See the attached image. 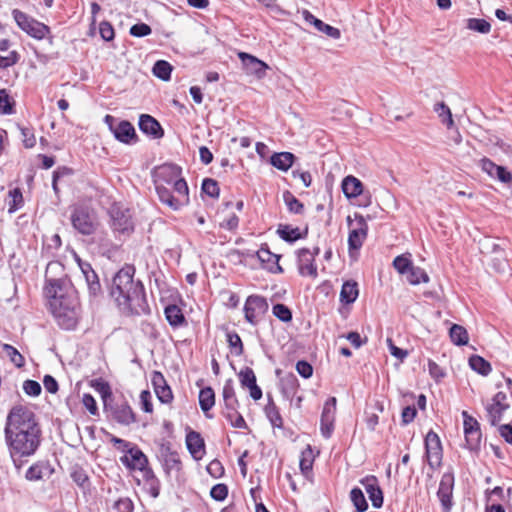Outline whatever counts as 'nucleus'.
Returning <instances> with one entry per match:
<instances>
[{"label":"nucleus","mask_w":512,"mask_h":512,"mask_svg":"<svg viewBox=\"0 0 512 512\" xmlns=\"http://www.w3.org/2000/svg\"><path fill=\"white\" fill-rule=\"evenodd\" d=\"M99 33L102 37L103 40L105 41H111L114 39V28L113 26L107 22V21H103L100 23L99 25Z\"/></svg>","instance_id":"obj_56"},{"label":"nucleus","mask_w":512,"mask_h":512,"mask_svg":"<svg viewBox=\"0 0 512 512\" xmlns=\"http://www.w3.org/2000/svg\"><path fill=\"white\" fill-rule=\"evenodd\" d=\"M154 184L171 186L175 193H183L188 189L187 182L181 177V168L175 164H164L155 172Z\"/></svg>","instance_id":"obj_4"},{"label":"nucleus","mask_w":512,"mask_h":512,"mask_svg":"<svg viewBox=\"0 0 512 512\" xmlns=\"http://www.w3.org/2000/svg\"><path fill=\"white\" fill-rule=\"evenodd\" d=\"M239 218L236 214H230L227 218L220 222V227L227 230H234L238 227Z\"/></svg>","instance_id":"obj_63"},{"label":"nucleus","mask_w":512,"mask_h":512,"mask_svg":"<svg viewBox=\"0 0 512 512\" xmlns=\"http://www.w3.org/2000/svg\"><path fill=\"white\" fill-rule=\"evenodd\" d=\"M434 111L437 113L441 122L448 128L454 125V120L450 108L444 102H438L434 105Z\"/></svg>","instance_id":"obj_36"},{"label":"nucleus","mask_w":512,"mask_h":512,"mask_svg":"<svg viewBox=\"0 0 512 512\" xmlns=\"http://www.w3.org/2000/svg\"><path fill=\"white\" fill-rule=\"evenodd\" d=\"M4 433L10 458L19 470L24 458L34 455L41 443V429L33 411L23 405L12 407Z\"/></svg>","instance_id":"obj_1"},{"label":"nucleus","mask_w":512,"mask_h":512,"mask_svg":"<svg viewBox=\"0 0 512 512\" xmlns=\"http://www.w3.org/2000/svg\"><path fill=\"white\" fill-rule=\"evenodd\" d=\"M336 403V398L330 397L326 400L323 406L320 419V429L323 437L325 438H330L334 430Z\"/></svg>","instance_id":"obj_10"},{"label":"nucleus","mask_w":512,"mask_h":512,"mask_svg":"<svg viewBox=\"0 0 512 512\" xmlns=\"http://www.w3.org/2000/svg\"><path fill=\"white\" fill-rule=\"evenodd\" d=\"M186 445L193 456V458L199 460L204 455V440L198 432L190 431L186 436Z\"/></svg>","instance_id":"obj_25"},{"label":"nucleus","mask_w":512,"mask_h":512,"mask_svg":"<svg viewBox=\"0 0 512 512\" xmlns=\"http://www.w3.org/2000/svg\"><path fill=\"white\" fill-rule=\"evenodd\" d=\"M164 313L168 323L173 327H179L185 322L183 312L177 305H168Z\"/></svg>","instance_id":"obj_31"},{"label":"nucleus","mask_w":512,"mask_h":512,"mask_svg":"<svg viewBox=\"0 0 512 512\" xmlns=\"http://www.w3.org/2000/svg\"><path fill=\"white\" fill-rule=\"evenodd\" d=\"M467 28L469 30L481 33V34H488L491 30V25L488 21L485 19H479V18H469L467 20Z\"/></svg>","instance_id":"obj_41"},{"label":"nucleus","mask_w":512,"mask_h":512,"mask_svg":"<svg viewBox=\"0 0 512 512\" xmlns=\"http://www.w3.org/2000/svg\"><path fill=\"white\" fill-rule=\"evenodd\" d=\"M111 227L115 232L128 233L133 230V222L129 209L115 203L109 210Z\"/></svg>","instance_id":"obj_7"},{"label":"nucleus","mask_w":512,"mask_h":512,"mask_svg":"<svg viewBox=\"0 0 512 512\" xmlns=\"http://www.w3.org/2000/svg\"><path fill=\"white\" fill-rule=\"evenodd\" d=\"M118 512H133V502L129 498H120L114 505Z\"/></svg>","instance_id":"obj_64"},{"label":"nucleus","mask_w":512,"mask_h":512,"mask_svg":"<svg viewBox=\"0 0 512 512\" xmlns=\"http://www.w3.org/2000/svg\"><path fill=\"white\" fill-rule=\"evenodd\" d=\"M152 29L146 23H137L130 28V34L134 37H145L150 35Z\"/></svg>","instance_id":"obj_53"},{"label":"nucleus","mask_w":512,"mask_h":512,"mask_svg":"<svg viewBox=\"0 0 512 512\" xmlns=\"http://www.w3.org/2000/svg\"><path fill=\"white\" fill-rule=\"evenodd\" d=\"M412 263L405 255H399L393 260V267L400 273L405 274L408 272Z\"/></svg>","instance_id":"obj_51"},{"label":"nucleus","mask_w":512,"mask_h":512,"mask_svg":"<svg viewBox=\"0 0 512 512\" xmlns=\"http://www.w3.org/2000/svg\"><path fill=\"white\" fill-rule=\"evenodd\" d=\"M12 14L19 28L25 31L28 35L36 39H43L49 33L48 26L31 18L24 12L15 9Z\"/></svg>","instance_id":"obj_6"},{"label":"nucleus","mask_w":512,"mask_h":512,"mask_svg":"<svg viewBox=\"0 0 512 512\" xmlns=\"http://www.w3.org/2000/svg\"><path fill=\"white\" fill-rule=\"evenodd\" d=\"M152 71L157 78L168 81L171 77L172 66L165 60H158L154 64Z\"/></svg>","instance_id":"obj_38"},{"label":"nucleus","mask_w":512,"mask_h":512,"mask_svg":"<svg viewBox=\"0 0 512 512\" xmlns=\"http://www.w3.org/2000/svg\"><path fill=\"white\" fill-rule=\"evenodd\" d=\"M256 257L260 261L262 268L271 273H282L283 269L279 265L280 255L272 253L266 244L256 251Z\"/></svg>","instance_id":"obj_14"},{"label":"nucleus","mask_w":512,"mask_h":512,"mask_svg":"<svg viewBox=\"0 0 512 512\" xmlns=\"http://www.w3.org/2000/svg\"><path fill=\"white\" fill-rule=\"evenodd\" d=\"M171 186L155 185L159 200L174 211L189 204V190L183 193L172 194Z\"/></svg>","instance_id":"obj_9"},{"label":"nucleus","mask_w":512,"mask_h":512,"mask_svg":"<svg viewBox=\"0 0 512 512\" xmlns=\"http://www.w3.org/2000/svg\"><path fill=\"white\" fill-rule=\"evenodd\" d=\"M294 159V154L290 152H280L274 153L271 156L270 162L275 168L287 171L292 166Z\"/></svg>","instance_id":"obj_30"},{"label":"nucleus","mask_w":512,"mask_h":512,"mask_svg":"<svg viewBox=\"0 0 512 512\" xmlns=\"http://www.w3.org/2000/svg\"><path fill=\"white\" fill-rule=\"evenodd\" d=\"M112 133L118 141L124 144H132L137 140V135L133 125L126 120L120 121L113 129Z\"/></svg>","instance_id":"obj_22"},{"label":"nucleus","mask_w":512,"mask_h":512,"mask_svg":"<svg viewBox=\"0 0 512 512\" xmlns=\"http://www.w3.org/2000/svg\"><path fill=\"white\" fill-rule=\"evenodd\" d=\"M315 28L333 39H339L341 36L340 30L338 28L326 24L321 20L315 22Z\"/></svg>","instance_id":"obj_48"},{"label":"nucleus","mask_w":512,"mask_h":512,"mask_svg":"<svg viewBox=\"0 0 512 512\" xmlns=\"http://www.w3.org/2000/svg\"><path fill=\"white\" fill-rule=\"evenodd\" d=\"M264 411L273 427L282 428L283 419L279 413L277 406L271 399L269 400L268 404L265 406Z\"/></svg>","instance_id":"obj_35"},{"label":"nucleus","mask_w":512,"mask_h":512,"mask_svg":"<svg viewBox=\"0 0 512 512\" xmlns=\"http://www.w3.org/2000/svg\"><path fill=\"white\" fill-rule=\"evenodd\" d=\"M454 478L450 474H444L441 478L437 496L446 511H449L452 502V490H453Z\"/></svg>","instance_id":"obj_19"},{"label":"nucleus","mask_w":512,"mask_h":512,"mask_svg":"<svg viewBox=\"0 0 512 512\" xmlns=\"http://www.w3.org/2000/svg\"><path fill=\"white\" fill-rule=\"evenodd\" d=\"M54 472L49 462L39 461L26 471L25 478L28 481H38L49 478Z\"/></svg>","instance_id":"obj_21"},{"label":"nucleus","mask_w":512,"mask_h":512,"mask_svg":"<svg viewBox=\"0 0 512 512\" xmlns=\"http://www.w3.org/2000/svg\"><path fill=\"white\" fill-rule=\"evenodd\" d=\"M425 448L428 462L430 465H432L431 459L433 457L436 459V461L440 460L442 447L439 436L435 432L429 431L427 433L425 437Z\"/></svg>","instance_id":"obj_23"},{"label":"nucleus","mask_w":512,"mask_h":512,"mask_svg":"<svg viewBox=\"0 0 512 512\" xmlns=\"http://www.w3.org/2000/svg\"><path fill=\"white\" fill-rule=\"evenodd\" d=\"M227 341L234 354L240 356L243 353V344L240 336L237 333H228Z\"/></svg>","instance_id":"obj_50"},{"label":"nucleus","mask_w":512,"mask_h":512,"mask_svg":"<svg viewBox=\"0 0 512 512\" xmlns=\"http://www.w3.org/2000/svg\"><path fill=\"white\" fill-rule=\"evenodd\" d=\"M20 132L22 135V141L26 148H32L36 144V137L31 129L26 127H20Z\"/></svg>","instance_id":"obj_54"},{"label":"nucleus","mask_w":512,"mask_h":512,"mask_svg":"<svg viewBox=\"0 0 512 512\" xmlns=\"http://www.w3.org/2000/svg\"><path fill=\"white\" fill-rule=\"evenodd\" d=\"M19 55L16 51H10L7 55L0 54V68H8L17 63Z\"/></svg>","instance_id":"obj_55"},{"label":"nucleus","mask_w":512,"mask_h":512,"mask_svg":"<svg viewBox=\"0 0 512 512\" xmlns=\"http://www.w3.org/2000/svg\"><path fill=\"white\" fill-rule=\"evenodd\" d=\"M469 366L482 376H487L492 370L490 363L479 355H472L469 358Z\"/></svg>","instance_id":"obj_33"},{"label":"nucleus","mask_w":512,"mask_h":512,"mask_svg":"<svg viewBox=\"0 0 512 512\" xmlns=\"http://www.w3.org/2000/svg\"><path fill=\"white\" fill-rule=\"evenodd\" d=\"M8 212L13 213L23 205V196L19 188L10 190L6 198Z\"/></svg>","instance_id":"obj_37"},{"label":"nucleus","mask_w":512,"mask_h":512,"mask_svg":"<svg viewBox=\"0 0 512 512\" xmlns=\"http://www.w3.org/2000/svg\"><path fill=\"white\" fill-rule=\"evenodd\" d=\"M228 495V487L225 484L219 483L211 488L210 496L216 501H223Z\"/></svg>","instance_id":"obj_52"},{"label":"nucleus","mask_w":512,"mask_h":512,"mask_svg":"<svg viewBox=\"0 0 512 512\" xmlns=\"http://www.w3.org/2000/svg\"><path fill=\"white\" fill-rule=\"evenodd\" d=\"M112 417L123 425H130L135 422V415L127 403L116 404L111 407Z\"/></svg>","instance_id":"obj_24"},{"label":"nucleus","mask_w":512,"mask_h":512,"mask_svg":"<svg viewBox=\"0 0 512 512\" xmlns=\"http://www.w3.org/2000/svg\"><path fill=\"white\" fill-rule=\"evenodd\" d=\"M45 293L49 299L50 311L57 324L65 330H74L81 319V305L78 294L66 276H46Z\"/></svg>","instance_id":"obj_2"},{"label":"nucleus","mask_w":512,"mask_h":512,"mask_svg":"<svg viewBox=\"0 0 512 512\" xmlns=\"http://www.w3.org/2000/svg\"><path fill=\"white\" fill-rule=\"evenodd\" d=\"M313 452L310 446L302 451L300 458V469L303 473H307L312 469L313 465Z\"/></svg>","instance_id":"obj_47"},{"label":"nucleus","mask_w":512,"mask_h":512,"mask_svg":"<svg viewBox=\"0 0 512 512\" xmlns=\"http://www.w3.org/2000/svg\"><path fill=\"white\" fill-rule=\"evenodd\" d=\"M368 497L374 508H381L383 505V492L375 476H368L361 480Z\"/></svg>","instance_id":"obj_16"},{"label":"nucleus","mask_w":512,"mask_h":512,"mask_svg":"<svg viewBox=\"0 0 512 512\" xmlns=\"http://www.w3.org/2000/svg\"><path fill=\"white\" fill-rule=\"evenodd\" d=\"M350 498L357 512H364L368 508L367 501L361 489L355 487L350 492Z\"/></svg>","instance_id":"obj_40"},{"label":"nucleus","mask_w":512,"mask_h":512,"mask_svg":"<svg viewBox=\"0 0 512 512\" xmlns=\"http://www.w3.org/2000/svg\"><path fill=\"white\" fill-rule=\"evenodd\" d=\"M465 434V441H466V447L469 450H476L480 446L481 441V431L480 429H474L473 431H466Z\"/></svg>","instance_id":"obj_45"},{"label":"nucleus","mask_w":512,"mask_h":512,"mask_svg":"<svg viewBox=\"0 0 512 512\" xmlns=\"http://www.w3.org/2000/svg\"><path fill=\"white\" fill-rule=\"evenodd\" d=\"M359 295L358 285L354 281H346L343 283L340 291V301L344 304H352Z\"/></svg>","instance_id":"obj_29"},{"label":"nucleus","mask_w":512,"mask_h":512,"mask_svg":"<svg viewBox=\"0 0 512 512\" xmlns=\"http://www.w3.org/2000/svg\"><path fill=\"white\" fill-rule=\"evenodd\" d=\"M266 299L259 295H250L244 304L245 319L252 325H256L268 311Z\"/></svg>","instance_id":"obj_8"},{"label":"nucleus","mask_w":512,"mask_h":512,"mask_svg":"<svg viewBox=\"0 0 512 512\" xmlns=\"http://www.w3.org/2000/svg\"><path fill=\"white\" fill-rule=\"evenodd\" d=\"M207 472L214 478H219L224 473V468L220 461L213 460L207 466Z\"/></svg>","instance_id":"obj_60"},{"label":"nucleus","mask_w":512,"mask_h":512,"mask_svg":"<svg viewBox=\"0 0 512 512\" xmlns=\"http://www.w3.org/2000/svg\"><path fill=\"white\" fill-rule=\"evenodd\" d=\"M2 349L9 357L10 361L18 368H21L25 365L24 357L20 354V352L10 344H2Z\"/></svg>","instance_id":"obj_42"},{"label":"nucleus","mask_w":512,"mask_h":512,"mask_svg":"<svg viewBox=\"0 0 512 512\" xmlns=\"http://www.w3.org/2000/svg\"><path fill=\"white\" fill-rule=\"evenodd\" d=\"M298 269L302 276L317 277V267L314 263V254L307 248H302L298 253Z\"/></svg>","instance_id":"obj_17"},{"label":"nucleus","mask_w":512,"mask_h":512,"mask_svg":"<svg viewBox=\"0 0 512 512\" xmlns=\"http://www.w3.org/2000/svg\"><path fill=\"white\" fill-rule=\"evenodd\" d=\"M368 226L362 216H356V225L352 227L348 236L349 251L359 250L367 237Z\"/></svg>","instance_id":"obj_13"},{"label":"nucleus","mask_w":512,"mask_h":512,"mask_svg":"<svg viewBox=\"0 0 512 512\" xmlns=\"http://www.w3.org/2000/svg\"><path fill=\"white\" fill-rule=\"evenodd\" d=\"M342 190L347 198H355L362 193V182L354 176H347L342 182Z\"/></svg>","instance_id":"obj_27"},{"label":"nucleus","mask_w":512,"mask_h":512,"mask_svg":"<svg viewBox=\"0 0 512 512\" xmlns=\"http://www.w3.org/2000/svg\"><path fill=\"white\" fill-rule=\"evenodd\" d=\"M222 397L224 402L223 415L225 417H230L231 413L235 414L236 409L239 408V401L236 397L233 381L231 379L225 381L222 390Z\"/></svg>","instance_id":"obj_15"},{"label":"nucleus","mask_w":512,"mask_h":512,"mask_svg":"<svg viewBox=\"0 0 512 512\" xmlns=\"http://www.w3.org/2000/svg\"><path fill=\"white\" fill-rule=\"evenodd\" d=\"M238 57L247 75H253L257 79H262L266 76L269 66L265 62L246 52H239Z\"/></svg>","instance_id":"obj_12"},{"label":"nucleus","mask_w":512,"mask_h":512,"mask_svg":"<svg viewBox=\"0 0 512 512\" xmlns=\"http://www.w3.org/2000/svg\"><path fill=\"white\" fill-rule=\"evenodd\" d=\"M70 220L73 228L83 235H91L97 227L96 216L87 206H75Z\"/></svg>","instance_id":"obj_5"},{"label":"nucleus","mask_w":512,"mask_h":512,"mask_svg":"<svg viewBox=\"0 0 512 512\" xmlns=\"http://www.w3.org/2000/svg\"><path fill=\"white\" fill-rule=\"evenodd\" d=\"M277 233L284 241L295 242L307 236L308 227H305L304 231H301L298 227H293L287 224H281L277 229Z\"/></svg>","instance_id":"obj_26"},{"label":"nucleus","mask_w":512,"mask_h":512,"mask_svg":"<svg viewBox=\"0 0 512 512\" xmlns=\"http://www.w3.org/2000/svg\"><path fill=\"white\" fill-rule=\"evenodd\" d=\"M135 268L125 265L113 278L111 296L120 307L133 314H146L149 306L144 286L140 280H134Z\"/></svg>","instance_id":"obj_3"},{"label":"nucleus","mask_w":512,"mask_h":512,"mask_svg":"<svg viewBox=\"0 0 512 512\" xmlns=\"http://www.w3.org/2000/svg\"><path fill=\"white\" fill-rule=\"evenodd\" d=\"M283 199L290 212L295 214H301L303 212V204L289 191L283 194Z\"/></svg>","instance_id":"obj_44"},{"label":"nucleus","mask_w":512,"mask_h":512,"mask_svg":"<svg viewBox=\"0 0 512 512\" xmlns=\"http://www.w3.org/2000/svg\"><path fill=\"white\" fill-rule=\"evenodd\" d=\"M273 315L282 322H290L292 320L291 310L284 304H275L272 308Z\"/></svg>","instance_id":"obj_46"},{"label":"nucleus","mask_w":512,"mask_h":512,"mask_svg":"<svg viewBox=\"0 0 512 512\" xmlns=\"http://www.w3.org/2000/svg\"><path fill=\"white\" fill-rule=\"evenodd\" d=\"M23 390L29 396H38L41 393V385L34 380H26L23 383Z\"/></svg>","instance_id":"obj_57"},{"label":"nucleus","mask_w":512,"mask_h":512,"mask_svg":"<svg viewBox=\"0 0 512 512\" xmlns=\"http://www.w3.org/2000/svg\"><path fill=\"white\" fill-rule=\"evenodd\" d=\"M82 403L91 415H96L98 413L96 401L91 394H84Z\"/></svg>","instance_id":"obj_62"},{"label":"nucleus","mask_w":512,"mask_h":512,"mask_svg":"<svg viewBox=\"0 0 512 512\" xmlns=\"http://www.w3.org/2000/svg\"><path fill=\"white\" fill-rule=\"evenodd\" d=\"M296 370L305 379L310 378L313 374V368L311 364L303 360L297 362Z\"/></svg>","instance_id":"obj_61"},{"label":"nucleus","mask_w":512,"mask_h":512,"mask_svg":"<svg viewBox=\"0 0 512 512\" xmlns=\"http://www.w3.org/2000/svg\"><path fill=\"white\" fill-rule=\"evenodd\" d=\"M139 129L146 135L152 136L155 139L161 138L164 131L159 122L148 114H142L139 118Z\"/></svg>","instance_id":"obj_20"},{"label":"nucleus","mask_w":512,"mask_h":512,"mask_svg":"<svg viewBox=\"0 0 512 512\" xmlns=\"http://www.w3.org/2000/svg\"><path fill=\"white\" fill-rule=\"evenodd\" d=\"M151 382L158 399L162 403L171 402L173 399L172 391L168 386L163 374L159 371H154L151 376Z\"/></svg>","instance_id":"obj_18"},{"label":"nucleus","mask_w":512,"mask_h":512,"mask_svg":"<svg viewBox=\"0 0 512 512\" xmlns=\"http://www.w3.org/2000/svg\"><path fill=\"white\" fill-rule=\"evenodd\" d=\"M215 404V393L211 387H205L199 392V405L207 418H212L208 412Z\"/></svg>","instance_id":"obj_28"},{"label":"nucleus","mask_w":512,"mask_h":512,"mask_svg":"<svg viewBox=\"0 0 512 512\" xmlns=\"http://www.w3.org/2000/svg\"><path fill=\"white\" fill-rule=\"evenodd\" d=\"M407 273V279L412 285H417L421 282L427 283L429 281L427 273L420 267H414L412 265Z\"/></svg>","instance_id":"obj_39"},{"label":"nucleus","mask_w":512,"mask_h":512,"mask_svg":"<svg viewBox=\"0 0 512 512\" xmlns=\"http://www.w3.org/2000/svg\"><path fill=\"white\" fill-rule=\"evenodd\" d=\"M86 282L89 286V290L92 294H96L100 290V283L98 281V277L96 273L93 271H89L85 276Z\"/></svg>","instance_id":"obj_59"},{"label":"nucleus","mask_w":512,"mask_h":512,"mask_svg":"<svg viewBox=\"0 0 512 512\" xmlns=\"http://www.w3.org/2000/svg\"><path fill=\"white\" fill-rule=\"evenodd\" d=\"M202 191L212 198H217L219 196L217 181L211 178L204 179L202 182Z\"/></svg>","instance_id":"obj_49"},{"label":"nucleus","mask_w":512,"mask_h":512,"mask_svg":"<svg viewBox=\"0 0 512 512\" xmlns=\"http://www.w3.org/2000/svg\"><path fill=\"white\" fill-rule=\"evenodd\" d=\"M508 408L496 405L495 402H491L486 406L487 420L492 426H496L502 419L503 413Z\"/></svg>","instance_id":"obj_34"},{"label":"nucleus","mask_w":512,"mask_h":512,"mask_svg":"<svg viewBox=\"0 0 512 512\" xmlns=\"http://www.w3.org/2000/svg\"><path fill=\"white\" fill-rule=\"evenodd\" d=\"M451 341L457 346H463L468 343L469 336L467 330L458 324H453L449 330Z\"/></svg>","instance_id":"obj_32"},{"label":"nucleus","mask_w":512,"mask_h":512,"mask_svg":"<svg viewBox=\"0 0 512 512\" xmlns=\"http://www.w3.org/2000/svg\"><path fill=\"white\" fill-rule=\"evenodd\" d=\"M123 465L131 470L145 471L148 464L146 455L134 444H130L127 454L120 458Z\"/></svg>","instance_id":"obj_11"},{"label":"nucleus","mask_w":512,"mask_h":512,"mask_svg":"<svg viewBox=\"0 0 512 512\" xmlns=\"http://www.w3.org/2000/svg\"><path fill=\"white\" fill-rule=\"evenodd\" d=\"M12 111L13 109L8 93L4 89L0 90V113L10 114Z\"/></svg>","instance_id":"obj_58"},{"label":"nucleus","mask_w":512,"mask_h":512,"mask_svg":"<svg viewBox=\"0 0 512 512\" xmlns=\"http://www.w3.org/2000/svg\"><path fill=\"white\" fill-rule=\"evenodd\" d=\"M240 384L243 388L249 389L256 382V376L254 371L250 367H245L238 373Z\"/></svg>","instance_id":"obj_43"}]
</instances>
